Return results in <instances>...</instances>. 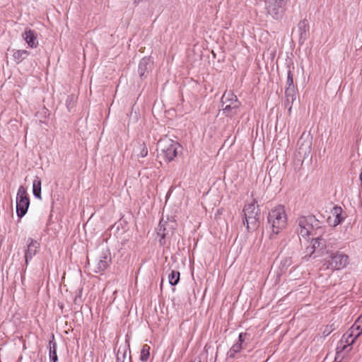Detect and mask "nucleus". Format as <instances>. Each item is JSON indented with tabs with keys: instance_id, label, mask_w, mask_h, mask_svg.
<instances>
[{
	"instance_id": "f257e3e1",
	"label": "nucleus",
	"mask_w": 362,
	"mask_h": 362,
	"mask_svg": "<svg viewBox=\"0 0 362 362\" xmlns=\"http://www.w3.org/2000/svg\"><path fill=\"white\" fill-rule=\"evenodd\" d=\"M362 334V314L352 326L344 333L336 348L335 361L341 362L345 356L352 349L351 345Z\"/></svg>"
},
{
	"instance_id": "f3484780",
	"label": "nucleus",
	"mask_w": 362,
	"mask_h": 362,
	"mask_svg": "<svg viewBox=\"0 0 362 362\" xmlns=\"http://www.w3.org/2000/svg\"><path fill=\"white\" fill-rule=\"evenodd\" d=\"M310 243L316 251V255H315V257L321 255L326 247L325 240L322 238V235L312 237Z\"/></svg>"
},
{
	"instance_id": "4be33fe9",
	"label": "nucleus",
	"mask_w": 362,
	"mask_h": 362,
	"mask_svg": "<svg viewBox=\"0 0 362 362\" xmlns=\"http://www.w3.org/2000/svg\"><path fill=\"white\" fill-rule=\"evenodd\" d=\"M49 359L51 362H57L58 360L57 354V343L54 341H49Z\"/></svg>"
},
{
	"instance_id": "0eeeda50",
	"label": "nucleus",
	"mask_w": 362,
	"mask_h": 362,
	"mask_svg": "<svg viewBox=\"0 0 362 362\" xmlns=\"http://www.w3.org/2000/svg\"><path fill=\"white\" fill-rule=\"evenodd\" d=\"M158 146L164 159L167 162L172 161L177 155L181 148L180 145L175 141L168 137L161 139L158 141Z\"/></svg>"
},
{
	"instance_id": "bb28decb",
	"label": "nucleus",
	"mask_w": 362,
	"mask_h": 362,
	"mask_svg": "<svg viewBox=\"0 0 362 362\" xmlns=\"http://www.w3.org/2000/svg\"><path fill=\"white\" fill-rule=\"evenodd\" d=\"M305 255L304 256V259L306 260L308 259V258L311 257L313 255H316V251L315 250L313 246L312 245L311 243H309V245L305 249Z\"/></svg>"
},
{
	"instance_id": "39448f33",
	"label": "nucleus",
	"mask_w": 362,
	"mask_h": 362,
	"mask_svg": "<svg viewBox=\"0 0 362 362\" xmlns=\"http://www.w3.org/2000/svg\"><path fill=\"white\" fill-rule=\"evenodd\" d=\"M349 264V257L341 252H330L324 259L322 269L339 270L344 268Z\"/></svg>"
},
{
	"instance_id": "20e7f679",
	"label": "nucleus",
	"mask_w": 362,
	"mask_h": 362,
	"mask_svg": "<svg viewBox=\"0 0 362 362\" xmlns=\"http://www.w3.org/2000/svg\"><path fill=\"white\" fill-rule=\"evenodd\" d=\"M257 202L253 200L251 203L245 204L243 212L244 215L243 223L248 231L255 230L259 226V209Z\"/></svg>"
},
{
	"instance_id": "b1692460",
	"label": "nucleus",
	"mask_w": 362,
	"mask_h": 362,
	"mask_svg": "<svg viewBox=\"0 0 362 362\" xmlns=\"http://www.w3.org/2000/svg\"><path fill=\"white\" fill-rule=\"evenodd\" d=\"M298 29L300 33V39L305 40L306 39L307 31L308 30V25L305 21L299 23Z\"/></svg>"
},
{
	"instance_id": "9d476101",
	"label": "nucleus",
	"mask_w": 362,
	"mask_h": 362,
	"mask_svg": "<svg viewBox=\"0 0 362 362\" xmlns=\"http://www.w3.org/2000/svg\"><path fill=\"white\" fill-rule=\"evenodd\" d=\"M174 230L173 223L163 221H160L158 227L156 228V235L159 238L158 242L160 246L165 245V238L173 235Z\"/></svg>"
},
{
	"instance_id": "a211bd4d",
	"label": "nucleus",
	"mask_w": 362,
	"mask_h": 362,
	"mask_svg": "<svg viewBox=\"0 0 362 362\" xmlns=\"http://www.w3.org/2000/svg\"><path fill=\"white\" fill-rule=\"evenodd\" d=\"M152 63L148 58H143L139 64L138 72L141 78H146L151 69Z\"/></svg>"
},
{
	"instance_id": "412c9836",
	"label": "nucleus",
	"mask_w": 362,
	"mask_h": 362,
	"mask_svg": "<svg viewBox=\"0 0 362 362\" xmlns=\"http://www.w3.org/2000/svg\"><path fill=\"white\" fill-rule=\"evenodd\" d=\"M33 192L36 198L41 199V180L38 177H36L33 181Z\"/></svg>"
},
{
	"instance_id": "f8f14e48",
	"label": "nucleus",
	"mask_w": 362,
	"mask_h": 362,
	"mask_svg": "<svg viewBox=\"0 0 362 362\" xmlns=\"http://www.w3.org/2000/svg\"><path fill=\"white\" fill-rule=\"evenodd\" d=\"M297 145L298 146V153L300 156L303 158H308L312 149V139L310 136L303 132L298 139Z\"/></svg>"
},
{
	"instance_id": "423d86ee",
	"label": "nucleus",
	"mask_w": 362,
	"mask_h": 362,
	"mask_svg": "<svg viewBox=\"0 0 362 362\" xmlns=\"http://www.w3.org/2000/svg\"><path fill=\"white\" fill-rule=\"evenodd\" d=\"M222 111L227 117H233L238 113L240 102L231 91H226L222 98Z\"/></svg>"
},
{
	"instance_id": "f03ea898",
	"label": "nucleus",
	"mask_w": 362,
	"mask_h": 362,
	"mask_svg": "<svg viewBox=\"0 0 362 362\" xmlns=\"http://www.w3.org/2000/svg\"><path fill=\"white\" fill-rule=\"evenodd\" d=\"M296 223L297 233L304 238L323 235L325 232L322 223L314 216H300L297 219Z\"/></svg>"
},
{
	"instance_id": "ddd939ff",
	"label": "nucleus",
	"mask_w": 362,
	"mask_h": 362,
	"mask_svg": "<svg viewBox=\"0 0 362 362\" xmlns=\"http://www.w3.org/2000/svg\"><path fill=\"white\" fill-rule=\"evenodd\" d=\"M247 337V333H240L238 337V341L233 344L227 353L228 359L233 358L236 354L243 348V343Z\"/></svg>"
},
{
	"instance_id": "5701e85b",
	"label": "nucleus",
	"mask_w": 362,
	"mask_h": 362,
	"mask_svg": "<svg viewBox=\"0 0 362 362\" xmlns=\"http://www.w3.org/2000/svg\"><path fill=\"white\" fill-rule=\"evenodd\" d=\"M136 156L141 158H144L148 155V149L146 144L142 142L138 143L137 148L135 151Z\"/></svg>"
},
{
	"instance_id": "9b49d317",
	"label": "nucleus",
	"mask_w": 362,
	"mask_h": 362,
	"mask_svg": "<svg viewBox=\"0 0 362 362\" xmlns=\"http://www.w3.org/2000/svg\"><path fill=\"white\" fill-rule=\"evenodd\" d=\"M111 261L109 250H103L93 262L94 271L96 273L103 272L109 266Z\"/></svg>"
},
{
	"instance_id": "4468645a",
	"label": "nucleus",
	"mask_w": 362,
	"mask_h": 362,
	"mask_svg": "<svg viewBox=\"0 0 362 362\" xmlns=\"http://www.w3.org/2000/svg\"><path fill=\"white\" fill-rule=\"evenodd\" d=\"M28 248L25 252V263L28 264V260L35 256L40 247V243L37 240L29 238L27 241Z\"/></svg>"
},
{
	"instance_id": "a878e982",
	"label": "nucleus",
	"mask_w": 362,
	"mask_h": 362,
	"mask_svg": "<svg viewBox=\"0 0 362 362\" xmlns=\"http://www.w3.org/2000/svg\"><path fill=\"white\" fill-rule=\"evenodd\" d=\"M149 350H150L149 346H148L147 344L143 345L142 349L141 350V356H140V359L142 361H146L148 359L149 355H150Z\"/></svg>"
},
{
	"instance_id": "393cba45",
	"label": "nucleus",
	"mask_w": 362,
	"mask_h": 362,
	"mask_svg": "<svg viewBox=\"0 0 362 362\" xmlns=\"http://www.w3.org/2000/svg\"><path fill=\"white\" fill-rule=\"evenodd\" d=\"M168 280L170 285H177L180 281V272L177 271L172 270L168 275Z\"/></svg>"
},
{
	"instance_id": "c85d7f7f",
	"label": "nucleus",
	"mask_w": 362,
	"mask_h": 362,
	"mask_svg": "<svg viewBox=\"0 0 362 362\" xmlns=\"http://www.w3.org/2000/svg\"><path fill=\"white\" fill-rule=\"evenodd\" d=\"M360 179H361V182H362V172L361 173V175H360Z\"/></svg>"
},
{
	"instance_id": "1a4fd4ad",
	"label": "nucleus",
	"mask_w": 362,
	"mask_h": 362,
	"mask_svg": "<svg viewBox=\"0 0 362 362\" xmlns=\"http://www.w3.org/2000/svg\"><path fill=\"white\" fill-rule=\"evenodd\" d=\"M29 204L30 200L26 190L23 186H21L16 195V213L19 218H22L27 213Z\"/></svg>"
},
{
	"instance_id": "7ed1b4c3",
	"label": "nucleus",
	"mask_w": 362,
	"mask_h": 362,
	"mask_svg": "<svg viewBox=\"0 0 362 362\" xmlns=\"http://www.w3.org/2000/svg\"><path fill=\"white\" fill-rule=\"evenodd\" d=\"M268 223L271 226L273 233L278 234L286 228L287 224V215L284 206L278 205L269 212Z\"/></svg>"
},
{
	"instance_id": "c756f323",
	"label": "nucleus",
	"mask_w": 362,
	"mask_h": 362,
	"mask_svg": "<svg viewBox=\"0 0 362 362\" xmlns=\"http://www.w3.org/2000/svg\"><path fill=\"white\" fill-rule=\"evenodd\" d=\"M192 362H201L200 361H192Z\"/></svg>"
},
{
	"instance_id": "cd10ccee",
	"label": "nucleus",
	"mask_w": 362,
	"mask_h": 362,
	"mask_svg": "<svg viewBox=\"0 0 362 362\" xmlns=\"http://www.w3.org/2000/svg\"><path fill=\"white\" fill-rule=\"evenodd\" d=\"M291 109H292V106L291 105V106L288 107V112H291Z\"/></svg>"
},
{
	"instance_id": "2eb2a0df",
	"label": "nucleus",
	"mask_w": 362,
	"mask_h": 362,
	"mask_svg": "<svg viewBox=\"0 0 362 362\" xmlns=\"http://www.w3.org/2000/svg\"><path fill=\"white\" fill-rule=\"evenodd\" d=\"M23 39L26 42L28 45L31 48H36L38 45L37 35L34 30L25 29L22 33Z\"/></svg>"
},
{
	"instance_id": "6e6552de",
	"label": "nucleus",
	"mask_w": 362,
	"mask_h": 362,
	"mask_svg": "<svg viewBox=\"0 0 362 362\" xmlns=\"http://www.w3.org/2000/svg\"><path fill=\"white\" fill-rule=\"evenodd\" d=\"M290 0H266L267 12L275 20H281L286 10Z\"/></svg>"
},
{
	"instance_id": "6ab92c4d",
	"label": "nucleus",
	"mask_w": 362,
	"mask_h": 362,
	"mask_svg": "<svg viewBox=\"0 0 362 362\" xmlns=\"http://www.w3.org/2000/svg\"><path fill=\"white\" fill-rule=\"evenodd\" d=\"M342 209L339 206H334L332 211V214L333 216H334V220L333 221V225L334 226L339 225L342 221L343 217L341 216Z\"/></svg>"
},
{
	"instance_id": "dca6fc26",
	"label": "nucleus",
	"mask_w": 362,
	"mask_h": 362,
	"mask_svg": "<svg viewBox=\"0 0 362 362\" xmlns=\"http://www.w3.org/2000/svg\"><path fill=\"white\" fill-rule=\"evenodd\" d=\"M285 93L287 101L291 100L293 102L295 99V88L293 85V75L291 71H288L287 73L286 88Z\"/></svg>"
},
{
	"instance_id": "aec40b11",
	"label": "nucleus",
	"mask_w": 362,
	"mask_h": 362,
	"mask_svg": "<svg viewBox=\"0 0 362 362\" xmlns=\"http://www.w3.org/2000/svg\"><path fill=\"white\" fill-rule=\"evenodd\" d=\"M29 54V52L27 50L24 49H18L14 51L13 54V60L17 63L19 64Z\"/></svg>"
}]
</instances>
